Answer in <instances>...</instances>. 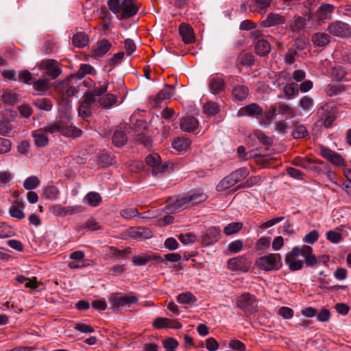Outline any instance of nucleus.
I'll return each instance as SVG.
<instances>
[{"label": "nucleus", "mask_w": 351, "mask_h": 351, "mask_svg": "<svg viewBox=\"0 0 351 351\" xmlns=\"http://www.w3.org/2000/svg\"><path fill=\"white\" fill-rule=\"evenodd\" d=\"M243 224L242 222H232L227 224L223 229L224 233L227 236L235 234L242 229Z\"/></svg>", "instance_id": "42"}, {"label": "nucleus", "mask_w": 351, "mask_h": 351, "mask_svg": "<svg viewBox=\"0 0 351 351\" xmlns=\"http://www.w3.org/2000/svg\"><path fill=\"white\" fill-rule=\"evenodd\" d=\"M235 184L243 180L249 175V171L247 168H239L234 171L230 173Z\"/></svg>", "instance_id": "40"}, {"label": "nucleus", "mask_w": 351, "mask_h": 351, "mask_svg": "<svg viewBox=\"0 0 351 351\" xmlns=\"http://www.w3.org/2000/svg\"><path fill=\"white\" fill-rule=\"evenodd\" d=\"M85 74H96V71L95 68L90 64H81L77 75L79 77H82Z\"/></svg>", "instance_id": "55"}, {"label": "nucleus", "mask_w": 351, "mask_h": 351, "mask_svg": "<svg viewBox=\"0 0 351 351\" xmlns=\"http://www.w3.org/2000/svg\"><path fill=\"white\" fill-rule=\"evenodd\" d=\"M236 306L245 313L252 314L257 311L258 302L254 295L245 293L237 298Z\"/></svg>", "instance_id": "4"}, {"label": "nucleus", "mask_w": 351, "mask_h": 351, "mask_svg": "<svg viewBox=\"0 0 351 351\" xmlns=\"http://www.w3.org/2000/svg\"><path fill=\"white\" fill-rule=\"evenodd\" d=\"M120 215L125 219H130L138 215V210L134 208H129L121 210Z\"/></svg>", "instance_id": "62"}, {"label": "nucleus", "mask_w": 351, "mask_h": 351, "mask_svg": "<svg viewBox=\"0 0 351 351\" xmlns=\"http://www.w3.org/2000/svg\"><path fill=\"white\" fill-rule=\"evenodd\" d=\"M107 89L108 84H104L92 89L91 91L84 93L83 100L78 108L79 115L83 117L90 116L91 114V107L95 102V97L101 96L107 91Z\"/></svg>", "instance_id": "2"}, {"label": "nucleus", "mask_w": 351, "mask_h": 351, "mask_svg": "<svg viewBox=\"0 0 351 351\" xmlns=\"http://www.w3.org/2000/svg\"><path fill=\"white\" fill-rule=\"evenodd\" d=\"M34 105L38 109L45 111H49L52 108V104L46 99L37 100Z\"/></svg>", "instance_id": "58"}, {"label": "nucleus", "mask_w": 351, "mask_h": 351, "mask_svg": "<svg viewBox=\"0 0 351 351\" xmlns=\"http://www.w3.org/2000/svg\"><path fill=\"white\" fill-rule=\"evenodd\" d=\"M284 94L287 99H292L299 93V90L295 83H289L283 88Z\"/></svg>", "instance_id": "36"}, {"label": "nucleus", "mask_w": 351, "mask_h": 351, "mask_svg": "<svg viewBox=\"0 0 351 351\" xmlns=\"http://www.w3.org/2000/svg\"><path fill=\"white\" fill-rule=\"evenodd\" d=\"M175 94V88L173 86H167L161 90L157 95V99L158 101L169 99L171 98Z\"/></svg>", "instance_id": "38"}, {"label": "nucleus", "mask_w": 351, "mask_h": 351, "mask_svg": "<svg viewBox=\"0 0 351 351\" xmlns=\"http://www.w3.org/2000/svg\"><path fill=\"white\" fill-rule=\"evenodd\" d=\"M179 240L184 245L193 243L197 240V237L193 233L181 234L178 237Z\"/></svg>", "instance_id": "56"}, {"label": "nucleus", "mask_w": 351, "mask_h": 351, "mask_svg": "<svg viewBox=\"0 0 351 351\" xmlns=\"http://www.w3.org/2000/svg\"><path fill=\"white\" fill-rule=\"evenodd\" d=\"M298 51L296 47H291L285 55V62L287 64H292L298 58Z\"/></svg>", "instance_id": "43"}, {"label": "nucleus", "mask_w": 351, "mask_h": 351, "mask_svg": "<svg viewBox=\"0 0 351 351\" xmlns=\"http://www.w3.org/2000/svg\"><path fill=\"white\" fill-rule=\"evenodd\" d=\"M101 105L106 108L112 106L116 102V97L114 95L108 93L99 98Z\"/></svg>", "instance_id": "50"}, {"label": "nucleus", "mask_w": 351, "mask_h": 351, "mask_svg": "<svg viewBox=\"0 0 351 351\" xmlns=\"http://www.w3.org/2000/svg\"><path fill=\"white\" fill-rule=\"evenodd\" d=\"M243 243L241 240L232 241L228 245V250L232 253H238L243 249Z\"/></svg>", "instance_id": "61"}, {"label": "nucleus", "mask_w": 351, "mask_h": 351, "mask_svg": "<svg viewBox=\"0 0 351 351\" xmlns=\"http://www.w3.org/2000/svg\"><path fill=\"white\" fill-rule=\"evenodd\" d=\"M273 0H252L250 11L256 12L261 15L265 14L270 7Z\"/></svg>", "instance_id": "20"}, {"label": "nucleus", "mask_w": 351, "mask_h": 351, "mask_svg": "<svg viewBox=\"0 0 351 351\" xmlns=\"http://www.w3.org/2000/svg\"><path fill=\"white\" fill-rule=\"evenodd\" d=\"M318 113L319 114V121L323 123L324 126L326 128H330L335 119L334 112L329 110L328 106H324Z\"/></svg>", "instance_id": "16"}, {"label": "nucleus", "mask_w": 351, "mask_h": 351, "mask_svg": "<svg viewBox=\"0 0 351 351\" xmlns=\"http://www.w3.org/2000/svg\"><path fill=\"white\" fill-rule=\"evenodd\" d=\"M58 194L59 190L55 186H47L43 189V195L48 199H56Z\"/></svg>", "instance_id": "47"}, {"label": "nucleus", "mask_w": 351, "mask_h": 351, "mask_svg": "<svg viewBox=\"0 0 351 351\" xmlns=\"http://www.w3.org/2000/svg\"><path fill=\"white\" fill-rule=\"evenodd\" d=\"M254 62V56L249 53L243 54L240 58V63L244 66H250Z\"/></svg>", "instance_id": "64"}, {"label": "nucleus", "mask_w": 351, "mask_h": 351, "mask_svg": "<svg viewBox=\"0 0 351 351\" xmlns=\"http://www.w3.org/2000/svg\"><path fill=\"white\" fill-rule=\"evenodd\" d=\"M316 162L313 159L306 158H297L294 160V164L304 169H311Z\"/></svg>", "instance_id": "45"}, {"label": "nucleus", "mask_w": 351, "mask_h": 351, "mask_svg": "<svg viewBox=\"0 0 351 351\" xmlns=\"http://www.w3.org/2000/svg\"><path fill=\"white\" fill-rule=\"evenodd\" d=\"M313 99L308 96H302L298 101V107L304 112H310L314 107Z\"/></svg>", "instance_id": "29"}, {"label": "nucleus", "mask_w": 351, "mask_h": 351, "mask_svg": "<svg viewBox=\"0 0 351 351\" xmlns=\"http://www.w3.org/2000/svg\"><path fill=\"white\" fill-rule=\"evenodd\" d=\"M313 249L308 245H302V247L295 246L292 248L291 252L293 256L302 255L304 257L312 254Z\"/></svg>", "instance_id": "44"}, {"label": "nucleus", "mask_w": 351, "mask_h": 351, "mask_svg": "<svg viewBox=\"0 0 351 351\" xmlns=\"http://www.w3.org/2000/svg\"><path fill=\"white\" fill-rule=\"evenodd\" d=\"M138 10V6L133 0H123L121 1V9L120 18L128 19L134 16Z\"/></svg>", "instance_id": "13"}, {"label": "nucleus", "mask_w": 351, "mask_h": 351, "mask_svg": "<svg viewBox=\"0 0 351 351\" xmlns=\"http://www.w3.org/2000/svg\"><path fill=\"white\" fill-rule=\"evenodd\" d=\"M312 19L313 14L311 12L307 13L304 17L295 16L293 20L289 21V27L293 32L300 33L308 25L306 21H308Z\"/></svg>", "instance_id": "11"}, {"label": "nucleus", "mask_w": 351, "mask_h": 351, "mask_svg": "<svg viewBox=\"0 0 351 351\" xmlns=\"http://www.w3.org/2000/svg\"><path fill=\"white\" fill-rule=\"evenodd\" d=\"M293 137L295 139L302 138L308 135V131L305 126L300 125L296 126L292 133Z\"/></svg>", "instance_id": "53"}, {"label": "nucleus", "mask_w": 351, "mask_h": 351, "mask_svg": "<svg viewBox=\"0 0 351 351\" xmlns=\"http://www.w3.org/2000/svg\"><path fill=\"white\" fill-rule=\"evenodd\" d=\"M208 87L209 92L215 95H219L224 92L226 82L222 75H211L208 78Z\"/></svg>", "instance_id": "8"}, {"label": "nucleus", "mask_w": 351, "mask_h": 351, "mask_svg": "<svg viewBox=\"0 0 351 351\" xmlns=\"http://www.w3.org/2000/svg\"><path fill=\"white\" fill-rule=\"evenodd\" d=\"M280 254H269L257 259L256 264L258 267L265 271L278 269L281 266Z\"/></svg>", "instance_id": "5"}, {"label": "nucleus", "mask_w": 351, "mask_h": 351, "mask_svg": "<svg viewBox=\"0 0 351 351\" xmlns=\"http://www.w3.org/2000/svg\"><path fill=\"white\" fill-rule=\"evenodd\" d=\"M189 198V202L190 204V206L203 202L207 199V195L200 191L195 192L187 195Z\"/></svg>", "instance_id": "39"}, {"label": "nucleus", "mask_w": 351, "mask_h": 351, "mask_svg": "<svg viewBox=\"0 0 351 351\" xmlns=\"http://www.w3.org/2000/svg\"><path fill=\"white\" fill-rule=\"evenodd\" d=\"M84 202L92 207L98 206L102 198L101 195L97 192H90L84 197Z\"/></svg>", "instance_id": "32"}, {"label": "nucleus", "mask_w": 351, "mask_h": 351, "mask_svg": "<svg viewBox=\"0 0 351 351\" xmlns=\"http://www.w3.org/2000/svg\"><path fill=\"white\" fill-rule=\"evenodd\" d=\"M204 113L208 114V115H215L219 112L220 108L217 103L213 101H207L204 107Z\"/></svg>", "instance_id": "41"}, {"label": "nucleus", "mask_w": 351, "mask_h": 351, "mask_svg": "<svg viewBox=\"0 0 351 351\" xmlns=\"http://www.w3.org/2000/svg\"><path fill=\"white\" fill-rule=\"evenodd\" d=\"M112 142L117 147H121L127 142V136L123 131H116L112 136Z\"/></svg>", "instance_id": "46"}, {"label": "nucleus", "mask_w": 351, "mask_h": 351, "mask_svg": "<svg viewBox=\"0 0 351 351\" xmlns=\"http://www.w3.org/2000/svg\"><path fill=\"white\" fill-rule=\"evenodd\" d=\"M254 135L260 142H261L264 145H268L271 144V138L266 136L262 131L256 130L254 132Z\"/></svg>", "instance_id": "60"}, {"label": "nucleus", "mask_w": 351, "mask_h": 351, "mask_svg": "<svg viewBox=\"0 0 351 351\" xmlns=\"http://www.w3.org/2000/svg\"><path fill=\"white\" fill-rule=\"evenodd\" d=\"M319 239V234L317 230H312L308 232L303 239L304 243L313 244Z\"/></svg>", "instance_id": "63"}, {"label": "nucleus", "mask_w": 351, "mask_h": 351, "mask_svg": "<svg viewBox=\"0 0 351 351\" xmlns=\"http://www.w3.org/2000/svg\"><path fill=\"white\" fill-rule=\"evenodd\" d=\"M198 121L193 117H185L180 121V128L183 132H191L197 128Z\"/></svg>", "instance_id": "23"}, {"label": "nucleus", "mask_w": 351, "mask_h": 351, "mask_svg": "<svg viewBox=\"0 0 351 351\" xmlns=\"http://www.w3.org/2000/svg\"><path fill=\"white\" fill-rule=\"evenodd\" d=\"M111 48V43L106 39L98 41L93 48L95 56H104Z\"/></svg>", "instance_id": "24"}, {"label": "nucleus", "mask_w": 351, "mask_h": 351, "mask_svg": "<svg viewBox=\"0 0 351 351\" xmlns=\"http://www.w3.org/2000/svg\"><path fill=\"white\" fill-rule=\"evenodd\" d=\"M235 184L231 176L229 174L224 177L217 185L216 190L218 192L223 191L226 189H230Z\"/></svg>", "instance_id": "35"}, {"label": "nucleus", "mask_w": 351, "mask_h": 351, "mask_svg": "<svg viewBox=\"0 0 351 351\" xmlns=\"http://www.w3.org/2000/svg\"><path fill=\"white\" fill-rule=\"evenodd\" d=\"M276 109L278 114L286 115L289 118H293L295 117L293 109L290 106L285 103H279Z\"/></svg>", "instance_id": "37"}, {"label": "nucleus", "mask_w": 351, "mask_h": 351, "mask_svg": "<svg viewBox=\"0 0 351 351\" xmlns=\"http://www.w3.org/2000/svg\"><path fill=\"white\" fill-rule=\"evenodd\" d=\"M128 236L134 239H149L152 237V231L145 228H131L128 231Z\"/></svg>", "instance_id": "22"}, {"label": "nucleus", "mask_w": 351, "mask_h": 351, "mask_svg": "<svg viewBox=\"0 0 351 351\" xmlns=\"http://www.w3.org/2000/svg\"><path fill=\"white\" fill-rule=\"evenodd\" d=\"M326 30L330 35L341 38L349 37L351 35L350 25L341 21L330 23Z\"/></svg>", "instance_id": "6"}, {"label": "nucleus", "mask_w": 351, "mask_h": 351, "mask_svg": "<svg viewBox=\"0 0 351 351\" xmlns=\"http://www.w3.org/2000/svg\"><path fill=\"white\" fill-rule=\"evenodd\" d=\"M179 32L185 44H191L195 41V34L192 27L189 25L181 23L179 27Z\"/></svg>", "instance_id": "19"}, {"label": "nucleus", "mask_w": 351, "mask_h": 351, "mask_svg": "<svg viewBox=\"0 0 351 351\" xmlns=\"http://www.w3.org/2000/svg\"><path fill=\"white\" fill-rule=\"evenodd\" d=\"M335 10L333 5L322 3L320 4L317 10L313 13V17L317 21V24L320 25L325 23L327 20H330Z\"/></svg>", "instance_id": "7"}, {"label": "nucleus", "mask_w": 351, "mask_h": 351, "mask_svg": "<svg viewBox=\"0 0 351 351\" xmlns=\"http://www.w3.org/2000/svg\"><path fill=\"white\" fill-rule=\"evenodd\" d=\"M320 154L337 167H344L346 166V162L343 157L335 151L322 147L320 150Z\"/></svg>", "instance_id": "10"}, {"label": "nucleus", "mask_w": 351, "mask_h": 351, "mask_svg": "<svg viewBox=\"0 0 351 351\" xmlns=\"http://www.w3.org/2000/svg\"><path fill=\"white\" fill-rule=\"evenodd\" d=\"M249 95V89L244 85H237L232 90V95L236 100L243 101Z\"/></svg>", "instance_id": "28"}, {"label": "nucleus", "mask_w": 351, "mask_h": 351, "mask_svg": "<svg viewBox=\"0 0 351 351\" xmlns=\"http://www.w3.org/2000/svg\"><path fill=\"white\" fill-rule=\"evenodd\" d=\"M41 66L52 79L58 77L62 73L59 64L54 60H47L41 62Z\"/></svg>", "instance_id": "14"}, {"label": "nucleus", "mask_w": 351, "mask_h": 351, "mask_svg": "<svg viewBox=\"0 0 351 351\" xmlns=\"http://www.w3.org/2000/svg\"><path fill=\"white\" fill-rule=\"evenodd\" d=\"M285 22V19L282 16L276 13H269L266 19L261 22V25L265 27H270L283 24Z\"/></svg>", "instance_id": "21"}, {"label": "nucleus", "mask_w": 351, "mask_h": 351, "mask_svg": "<svg viewBox=\"0 0 351 351\" xmlns=\"http://www.w3.org/2000/svg\"><path fill=\"white\" fill-rule=\"evenodd\" d=\"M44 130L46 132L50 134L60 133L68 137H77L80 136L82 134V131L80 129L73 125L71 117L69 115L60 117L54 122L47 123L44 127Z\"/></svg>", "instance_id": "1"}, {"label": "nucleus", "mask_w": 351, "mask_h": 351, "mask_svg": "<svg viewBox=\"0 0 351 351\" xmlns=\"http://www.w3.org/2000/svg\"><path fill=\"white\" fill-rule=\"evenodd\" d=\"M146 164L152 168V174L157 176L162 173L167 169L166 164H162L160 156L156 153L148 155L145 158Z\"/></svg>", "instance_id": "9"}, {"label": "nucleus", "mask_w": 351, "mask_h": 351, "mask_svg": "<svg viewBox=\"0 0 351 351\" xmlns=\"http://www.w3.org/2000/svg\"><path fill=\"white\" fill-rule=\"evenodd\" d=\"M314 45L317 47H325L330 42V36L325 32L315 33L311 38Z\"/></svg>", "instance_id": "26"}, {"label": "nucleus", "mask_w": 351, "mask_h": 351, "mask_svg": "<svg viewBox=\"0 0 351 351\" xmlns=\"http://www.w3.org/2000/svg\"><path fill=\"white\" fill-rule=\"evenodd\" d=\"M108 302L112 309L119 310L136 304L138 302V298L132 293L125 295L112 293L109 296Z\"/></svg>", "instance_id": "3"}, {"label": "nucleus", "mask_w": 351, "mask_h": 351, "mask_svg": "<svg viewBox=\"0 0 351 351\" xmlns=\"http://www.w3.org/2000/svg\"><path fill=\"white\" fill-rule=\"evenodd\" d=\"M44 128L32 132V136L34 138L35 145L38 147H45L49 143V138L45 135Z\"/></svg>", "instance_id": "25"}, {"label": "nucleus", "mask_w": 351, "mask_h": 351, "mask_svg": "<svg viewBox=\"0 0 351 351\" xmlns=\"http://www.w3.org/2000/svg\"><path fill=\"white\" fill-rule=\"evenodd\" d=\"M190 206V204L189 202V198L187 196L182 197L181 198L177 199L172 204H168L165 207V210L167 213H176L178 212L181 210H184Z\"/></svg>", "instance_id": "18"}, {"label": "nucleus", "mask_w": 351, "mask_h": 351, "mask_svg": "<svg viewBox=\"0 0 351 351\" xmlns=\"http://www.w3.org/2000/svg\"><path fill=\"white\" fill-rule=\"evenodd\" d=\"M12 179V175L8 171H0V186L5 187Z\"/></svg>", "instance_id": "54"}, {"label": "nucleus", "mask_w": 351, "mask_h": 351, "mask_svg": "<svg viewBox=\"0 0 351 351\" xmlns=\"http://www.w3.org/2000/svg\"><path fill=\"white\" fill-rule=\"evenodd\" d=\"M39 184V180L36 176H32L27 178L23 184L24 187L26 189L31 190L36 188Z\"/></svg>", "instance_id": "57"}, {"label": "nucleus", "mask_w": 351, "mask_h": 351, "mask_svg": "<svg viewBox=\"0 0 351 351\" xmlns=\"http://www.w3.org/2000/svg\"><path fill=\"white\" fill-rule=\"evenodd\" d=\"M17 280L20 283L25 284L27 288L36 289L38 287V282L35 277L33 279H29L24 276H19L17 277Z\"/></svg>", "instance_id": "49"}, {"label": "nucleus", "mask_w": 351, "mask_h": 351, "mask_svg": "<svg viewBox=\"0 0 351 351\" xmlns=\"http://www.w3.org/2000/svg\"><path fill=\"white\" fill-rule=\"evenodd\" d=\"M298 256H293L292 252H289L285 257V263L289 265L290 270L294 271L301 269L304 265V261L297 260Z\"/></svg>", "instance_id": "27"}, {"label": "nucleus", "mask_w": 351, "mask_h": 351, "mask_svg": "<svg viewBox=\"0 0 351 351\" xmlns=\"http://www.w3.org/2000/svg\"><path fill=\"white\" fill-rule=\"evenodd\" d=\"M263 113V109L257 104L252 103L247 105L244 107L241 108L238 112L237 116L238 117L244 116H258Z\"/></svg>", "instance_id": "17"}, {"label": "nucleus", "mask_w": 351, "mask_h": 351, "mask_svg": "<svg viewBox=\"0 0 351 351\" xmlns=\"http://www.w3.org/2000/svg\"><path fill=\"white\" fill-rule=\"evenodd\" d=\"M33 88L39 92H45L49 89V84L47 80H38L32 84Z\"/></svg>", "instance_id": "59"}, {"label": "nucleus", "mask_w": 351, "mask_h": 351, "mask_svg": "<svg viewBox=\"0 0 351 351\" xmlns=\"http://www.w3.org/2000/svg\"><path fill=\"white\" fill-rule=\"evenodd\" d=\"M228 268L233 271L245 272L250 267V264L244 256H238L230 259L228 262Z\"/></svg>", "instance_id": "12"}, {"label": "nucleus", "mask_w": 351, "mask_h": 351, "mask_svg": "<svg viewBox=\"0 0 351 351\" xmlns=\"http://www.w3.org/2000/svg\"><path fill=\"white\" fill-rule=\"evenodd\" d=\"M255 50L258 56H265L270 52L271 45L267 40L260 39L255 45Z\"/></svg>", "instance_id": "30"}, {"label": "nucleus", "mask_w": 351, "mask_h": 351, "mask_svg": "<svg viewBox=\"0 0 351 351\" xmlns=\"http://www.w3.org/2000/svg\"><path fill=\"white\" fill-rule=\"evenodd\" d=\"M153 258L154 260H166L171 263H176L181 259V256L178 253H169L164 255L163 257L154 256Z\"/></svg>", "instance_id": "52"}, {"label": "nucleus", "mask_w": 351, "mask_h": 351, "mask_svg": "<svg viewBox=\"0 0 351 351\" xmlns=\"http://www.w3.org/2000/svg\"><path fill=\"white\" fill-rule=\"evenodd\" d=\"M332 75L333 77L339 82H347L349 80L348 73L344 67L341 66H335L332 69Z\"/></svg>", "instance_id": "33"}, {"label": "nucleus", "mask_w": 351, "mask_h": 351, "mask_svg": "<svg viewBox=\"0 0 351 351\" xmlns=\"http://www.w3.org/2000/svg\"><path fill=\"white\" fill-rule=\"evenodd\" d=\"M221 230L216 227H211L204 232L202 242L205 245H212L217 242L220 238Z\"/></svg>", "instance_id": "15"}, {"label": "nucleus", "mask_w": 351, "mask_h": 351, "mask_svg": "<svg viewBox=\"0 0 351 351\" xmlns=\"http://www.w3.org/2000/svg\"><path fill=\"white\" fill-rule=\"evenodd\" d=\"M177 301L180 304H189L196 301L195 297L190 292H185L179 294L177 297Z\"/></svg>", "instance_id": "51"}, {"label": "nucleus", "mask_w": 351, "mask_h": 351, "mask_svg": "<svg viewBox=\"0 0 351 351\" xmlns=\"http://www.w3.org/2000/svg\"><path fill=\"white\" fill-rule=\"evenodd\" d=\"M191 145V141L185 138H177L172 143L173 149L178 152L185 151Z\"/></svg>", "instance_id": "34"}, {"label": "nucleus", "mask_w": 351, "mask_h": 351, "mask_svg": "<svg viewBox=\"0 0 351 351\" xmlns=\"http://www.w3.org/2000/svg\"><path fill=\"white\" fill-rule=\"evenodd\" d=\"M72 42L75 47H84L88 45V38L84 32H77L73 35Z\"/></svg>", "instance_id": "31"}, {"label": "nucleus", "mask_w": 351, "mask_h": 351, "mask_svg": "<svg viewBox=\"0 0 351 351\" xmlns=\"http://www.w3.org/2000/svg\"><path fill=\"white\" fill-rule=\"evenodd\" d=\"M1 99L5 103L13 104L17 100V95L11 90H5L1 95Z\"/></svg>", "instance_id": "48"}]
</instances>
